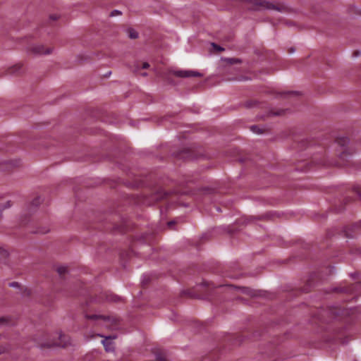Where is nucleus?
<instances>
[{"instance_id": "nucleus-1", "label": "nucleus", "mask_w": 361, "mask_h": 361, "mask_svg": "<svg viewBox=\"0 0 361 361\" xmlns=\"http://www.w3.org/2000/svg\"><path fill=\"white\" fill-rule=\"evenodd\" d=\"M244 1L247 4L249 8L252 10H276L280 12L286 10V7L282 4L265 0H244Z\"/></svg>"}, {"instance_id": "nucleus-2", "label": "nucleus", "mask_w": 361, "mask_h": 361, "mask_svg": "<svg viewBox=\"0 0 361 361\" xmlns=\"http://www.w3.org/2000/svg\"><path fill=\"white\" fill-rule=\"evenodd\" d=\"M53 51V48L46 47L43 44H32L29 48V52L33 55H47Z\"/></svg>"}, {"instance_id": "nucleus-3", "label": "nucleus", "mask_w": 361, "mask_h": 361, "mask_svg": "<svg viewBox=\"0 0 361 361\" xmlns=\"http://www.w3.org/2000/svg\"><path fill=\"white\" fill-rule=\"evenodd\" d=\"M174 75L179 78H190V77H201L202 74L195 71L190 70H177L172 71Z\"/></svg>"}, {"instance_id": "nucleus-4", "label": "nucleus", "mask_w": 361, "mask_h": 361, "mask_svg": "<svg viewBox=\"0 0 361 361\" xmlns=\"http://www.w3.org/2000/svg\"><path fill=\"white\" fill-rule=\"evenodd\" d=\"M115 338V336H109L105 337L104 340H102V343L107 352L113 351L114 349V345L113 343V339Z\"/></svg>"}, {"instance_id": "nucleus-5", "label": "nucleus", "mask_w": 361, "mask_h": 361, "mask_svg": "<svg viewBox=\"0 0 361 361\" xmlns=\"http://www.w3.org/2000/svg\"><path fill=\"white\" fill-rule=\"evenodd\" d=\"M57 271L59 275L62 276L67 271V268L64 266H61L57 268Z\"/></svg>"}, {"instance_id": "nucleus-6", "label": "nucleus", "mask_w": 361, "mask_h": 361, "mask_svg": "<svg viewBox=\"0 0 361 361\" xmlns=\"http://www.w3.org/2000/svg\"><path fill=\"white\" fill-rule=\"evenodd\" d=\"M250 130L255 133H257V134H260L262 133V131L259 128L258 126H252L250 127Z\"/></svg>"}, {"instance_id": "nucleus-7", "label": "nucleus", "mask_w": 361, "mask_h": 361, "mask_svg": "<svg viewBox=\"0 0 361 361\" xmlns=\"http://www.w3.org/2000/svg\"><path fill=\"white\" fill-rule=\"evenodd\" d=\"M129 36L130 38L132 39H135L138 36V34L137 32L134 31V30H131L129 33Z\"/></svg>"}, {"instance_id": "nucleus-8", "label": "nucleus", "mask_w": 361, "mask_h": 361, "mask_svg": "<svg viewBox=\"0 0 361 361\" xmlns=\"http://www.w3.org/2000/svg\"><path fill=\"white\" fill-rule=\"evenodd\" d=\"M8 347L6 346H2L1 345L0 346V355L4 353V352L7 351L8 350Z\"/></svg>"}, {"instance_id": "nucleus-9", "label": "nucleus", "mask_w": 361, "mask_h": 361, "mask_svg": "<svg viewBox=\"0 0 361 361\" xmlns=\"http://www.w3.org/2000/svg\"><path fill=\"white\" fill-rule=\"evenodd\" d=\"M121 12L118 10H114L111 13V16H114L115 15H121Z\"/></svg>"}, {"instance_id": "nucleus-10", "label": "nucleus", "mask_w": 361, "mask_h": 361, "mask_svg": "<svg viewBox=\"0 0 361 361\" xmlns=\"http://www.w3.org/2000/svg\"><path fill=\"white\" fill-rule=\"evenodd\" d=\"M212 45L215 48V49H216L217 51H222L224 50L223 48L216 45L214 43H212Z\"/></svg>"}, {"instance_id": "nucleus-11", "label": "nucleus", "mask_w": 361, "mask_h": 361, "mask_svg": "<svg viewBox=\"0 0 361 361\" xmlns=\"http://www.w3.org/2000/svg\"><path fill=\"white\" fill-rule=\"evenodd\" d=\"M149 67V65L147 62L142 63V68L144 69L148 68Z\"/></svg>"}, {"instance_id": "nucleus-12", "label": "nucleus", "mask_w": 361, "mask_h": 361, "mask_svg": "<svg viewBox=\"0 0 361 361\" xmlns=\"http://www.w3.org/2000/svg\"><path fill=\"white\" fill-rule=\"evenodd\" d=\"M57 345H61L63 347L66 346L67 345L66 343H62V342H60L59 343H58Z\"/></svg>"}, {"instance_id": "nucleus-13", "label": "nucleus", "mask_w": 361, "mask_h": 361, "mask_svg": "<svg viewBox=\"0 0 361 361\" xmlns=\"http://www.w3.org/2000/svg\"><path fill=\"white\" fill-rule=\"evenodd\" d=\"M17 285H18V283H15V282L10 283V286L12 287H16V286H17Z\"/></svg>"}, {"instance_id": "nucleus-14", "label": "nucleus", "mask_w": 361, "mask_h": 361, "mask_svg": "<svg viewBox=\"0 0 361 361\" xmlns=\"http://www.w3.org/2000/svg\"><path fill=\"white\" fill-rule=\"evenodd\" d=\"M51 18L53 19L54 20H55L58 19V16H51Z\"/></svg>"}, {"instance_id": "nucleus-15", "label": "nucleus", "mask_w": 361, "mask_h": 361, "mask_svg": "<svg viewBox=\"0 0 361 361\" xmlns=\"http://www.w3.org/2000/svg\"><path fill=\"white\" fill-rule=\"evenodd\" d=\"M97 317H98V316H97V315H92V316L90 317V318H91V319H96Z\"/></svg>"}, {"instance_id": "nucleus-16", "label": "nucleus", "mask_w": 361, "mask_h": 361, "mask_svg": "<svg viewBox=\"0 0 361 361\" xmlns=\"http://www.w3.org/2000/svg\"><path fill=\"white\" fill-rule=\"evenodd\" d=\"M6 204H7V205H6V207H10V203H9V202H8L6 203Z\"/></svg>"}, {"instance_id": "nucleus-17", "label": "nucleus", "mask_w": 361, "mask_h": 361, "mask_svg": "<svg viewBox=\"0 0 361 361\" xmlns=\"http://www.w3.org/2000/svg\"><path fill=\"white\" fill-rule=\"evenodd\" d=\"M61 338H65V336H61Z\"/></svg>"}, {"instance_id": "nucleus-18", "label": "nucleus", "mask_w": 361, "mask_h": 361, "mask_svg": "<svg viewBox=\"0 0 361 361\" xmlns=\"http://www.w3.org/2000/svg\"><path fill=\"white\" fill-rule=\"evenodd\" d=\"M1 321V319H0V322Z\"/></svg>"}]
</instances>
